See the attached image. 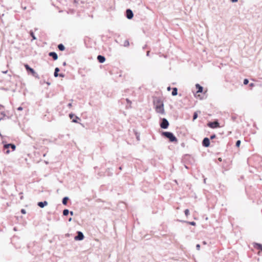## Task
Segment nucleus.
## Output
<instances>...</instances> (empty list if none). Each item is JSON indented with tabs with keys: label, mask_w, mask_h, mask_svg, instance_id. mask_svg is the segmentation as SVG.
<instances>
[{
	"label": "nucleus",
	"mask_w": 262,
	"mask_h": 262,
	"mask_svg": "<svg viewBox=\"0 0 262 262\" xmlns=\"http://www.w3.org/2000/svg\"><path fill=\"white\" fill-rule=\"evenodd\" d=\"M4 147L5 149H8L9 147H11L13 150H14L16 148L15 145L14 144H11V143L6 144L4 145Z\"/></svg>",
	"instance_id": "obj_9"
},
{
	"label": "nucleus",
	"mask_w": 262,
	"mask_h": 262,
	"mask_svg": "<svg viewBox=\"0 0 262 262\" xmlns=\"http://www.w3.org/2000/svg\"><path fill=\"white\" fill-rule=\"evenodd\" d=\"M69 200V198L67 196H66L63 198L62 203L64 205H66L67 204L68 201Z\"/></svg>",
	"instance_id": "obj_15"
},
{
	"label": "nucleus",
	"mask_w": 262,
	"mask_h": 262,
	"mask_svg": "<svg viewBox=\"0 0 262 262\" xmlns=\"http://www.w3.org/2000/svg\"><path fill=\"white\" fill-rule=\"evenodd\" d=\"M25 68H26V70H27V71H29V72H30L32 73V74L34 77H37V76H38L37 74L35 72V71H34L32 68H31V67H30L29 66V65H28V64H25Z\"/></svg>",
	"instance_id": "obj_4"
},
{
	"label": "nucleus",
	"mask_w": 262,
	"mask_h": 262,
	"mask_svg": "<svg viewBox=\"0 0 262 262\" xmlns=\"http://www.w3.org/2000/svg\"><path fill=\"white\" fill-rule=\"evenodd\" d=\"M59 71V69L58 68H56L55 69V72H58Z\"/></svg>",
	"instance_id": "obj_32"
},
{
	"label": "nucleus",
	"mask_w": 262,
	"mask_h": 262,
	"mask_svg": "<svg viewBox=\"0 0 262 262\" xmlns=\"http://www.w3.org/2000/svg\"><path fill=\"white\" fill-rule=\"evenodd\" d=\"M97 58L98 61L101 63L104 62V61H105V57L100 55H98Z\"/></svg>",
	"instance_id": "obj_10"
},
{
	"label": "nucleus",
	"mask_w": 262,
	"mask_h": 262,
	"mask_svg": "<svg viewBox=\"0 0 262 262\" xmlns=\"http://www.w3.org/2000/svg\"><path fill=\"white\" fill-rule=\"evenodd\" d=\"M198 113L194 112L193 116V121H194L198 118Z\"/></svg>",
	"instance_id": "obj_19"
},
{
	"label": "nucleus",
	"mask_w": 262,
	"mask_h": 262,
	"mask_svg": "<svg viewBox=\"0 0 262 262\" xmlns=\"http://www.w3.org/2000/svg\"><path fill=\"white\" fill-rule=\"evenodd\" d=\"M184 212L186 216L188 215V214H189V211L188 209H186Z\"/></svg>",
	"instance_id": "obj_24"
},
{
	"label": "nucleus",
	"mask_w": 262,
	"mask_h": 262,
	"mask_svg": "<svg viewBox=\"0 0 262 262\" xmlns=\"http://www.w3.org/2000/svg\"><path fill=\"white\" fill-rule=\"evenodd\" d=\"M172 96H176L178 94V89L177 88H173L171 93Z\"/></svg>",
	"instance_id": "obj_14"
},
{
	"label": "nucleus",
	"mask_w": 262,
	"mask_h": 262,
	"mask_svg": "<svg viewBox=\"0 0 262 262\" xmlns=\"http://www.w3.org/2000/svg\"><path fill=\"white\" fill-rule=\"evenodd\" d=\"M157 104L156 106V111L157 113L161 114L162 115L165 114V111L164 108V104L160 101H158Z\"/></svg>",
	"instance_id": "obj_2"
},
{
	"label": "nucleus",
	"mask_w": 262,
	"mask_h": 262,
	"mask_svg": "<svg viewBox=\"0 0 262 262\" xmlns=\"http://www.w3.org/2000/svg\"><path fill=\"white\" fill-rule=\"evenodd\" d=\"M232 3H235L238 1V0H231Z\"/></svg>",
	"instance_id": "obj_38"
},
{
	"label": "nucleus",
	"mask_w": 262,
	"mask_h": 262,
	"mask_svg": "<svg viewBox=\"0 0 262 262\" xmlns=\"http://www.w3.org/2000/svg\"><path fill=\"white\" fill-rule=\"evenodd\" d=\"M162 135L165 138L169 139V140L171 142H177L178 140L176 137L174 136V135L169 132H163L162 133Z\"/></svg>",
	"instance_id": "obj_1"
},
{
	"label": "nucleus",
	"mask_w": 262,
	"mask_h": 262,
	"mask_svg": "<svg viewBox=\"0 0 262 262\" xmlns=\"http://www.w3.org/2000/svg\"><path fill=\"white\" fill-rule=\"evenodd\" d=\"M203 245H206L207 243L205 241H204V242H203Z\"/></svg>",
	"instance_id": "obj_41"
},
{
	"label": "nucleus",
	"mask_w": 262,
	"mask_h": 262,
	"mask_svg": "<svg viewBox=\"0 0 262 262\" xmlns=\"http://www.w3.org/2000/svg\"><path fill=\"white\" fill-rule=\"evenodd\" d=\"M30 35L32 36V39H33V40H35V39H36V37L35 36V35H34V33H33V31H31L30 32Z\"/></svg>",
	"instance_id": "obj_18"
},
{
	"label": "nucleus",
	"mask_w": 262,
	"mask_h": 262,
	"mask_svg": "<svg viewBox=\"0 0 262 262\" xmlns=\"http://www.w3.org/2000/svg\"><path fill=\"white\" fill-rule=\"evenodd\" d=\"M63 65L64 66H66V62H64L63 63Z\"/></svg>",
	"instance_id": "obj_45"
},
{
	"label": "nucleus",
	"mask_w": 262,
	"mask_h": 262,
	"mask_svg": "<svg viewBox=\"0 0 262 262\" xmlns=\"http://www.w3.org/2000/svg\"><path fill=\"white\" fill-rule=\"evenodd\" d=\"M3 107V106L2 105H0V110L1 109V108H2Z\"/></svg>",
	"instance_id": "obj_47"
},
{
	"label": "nucleus",
	"mask_w": 262,
	"mask_h": 262,
	"mask_svg": "<svg viewBox=\"0 0 262 262\" xmlns=\"http://www.w3.org/2000/svg\"><path fill=\"white\" fill-rule=\"evenodd\" d=\"M3 118H0V121H1Z\"/></svg>",
	"instance_id": "obj_48"
},
{
	"label": "nucleus",
	"mask_w": 262,
	"mask_h": 262,
	"mask_svg": "<svg viewBox=\"0 0 262 262\" xmlns=\"http://www.w3.org/2000/svg\"><path fill=\"white\" fill-rule=\"evenodd\" d=\"M58 48L60 51H63L65 49L64 46L61 43L58 45Z\"/></svg>",
	"instance_id": "obj_16"
},
{
	"label": "nucleus",
	"mask_w": 262,
	"mask_h": 262,
	"mask_svg": "<svg viewBox=\"0 0 262 262\" xmlns=\"http://www.w3.org/2000/svg\"><path fill=\"white\" fill-rule=\"evenodd\" d=\"M48 204V202L46 201L44 202H39L37 204L38 206L41 208H43L45 206H47Z\"/></svg>",
	"instance_id": "obj_12"
},
{
	"label": "nucleus",
	"mask_w": 262,
	"mask_h": 262,
	"mask_svg": "<svg viewBox=\"0 0 262 262\" xmlns=\"http://www.w3.org/2000/svg\"><path fill=\"white\" fill-rule=\"evenodd\" d=\"M74 114H70L69 115V117H70V118L71 119H72V118L74 117Z\"/></svg>",
	"instance_id": "obj_30"
},
{
	"label": "nucleus",
	"mask_w": 262,
	"mask_h": 262,
	"mask_svg": "<svg viewBox=\"0 0 262 262\" xmlns=\"http://www.w3.org/2000/svg\"><path fill=\"white\" fill-rule=\"evenodd\" d=\"M10 153V150L9 149H7L6 151V154H9Z\"/></svg>",
	"instance_id": "obj_35"
},
{
	"label": "nucleus",
	"mask_w": 262,
	"mask_h": 262,
	"mask_svg": "<svg viewBox=\"0 0 262 262\" xmlns=\"http://www.w3.org/2000/svg\"><path fill=\"white\" fill-rule=\"evenodd\" d=\"M71 221H72V218H71V217H70V218L69 219V222H71Z\"/></svg>",
	"instance_id": "obj_46"
},
{
	"label": "nucleus",
	"mask_w": 262,
	"mask_h": 262,
	"mask_svg": "<svg viewBox=\"0 0 262 262\" xmlns=\"http://www.w3.org/2000/svg\"><path fill=\"white\" fill-rule=\"evenodd\" d=\"M149 51H147V54H146L147 56H149Z\"/></svg>",
	"instance_id": "obj_43"
},
{
	"label": "nucleus",
	"mask_w": 262,
	"mask_h": 262,
	"mask_svg": "<svg viewBox=\"0 0 262 262\" xmlns=\"http://www.w3.org/2000/svg\"><path fill=\"white\" fill-rule=\"evenodd\" d=\"M49 55L50 57H52L53 58V59L55 60H57L58 59V55L54 52H50L49 54Z\"/></svg>",
	"instance_id": "obj_11"
},
{
	"label": "nucleus",
	"mask_w": 262,
	"mask_h": 262,
	"mask_svg": "<svg viewBox=\"0 0 262 262\" xmlns=\"http://www.w3.org/2000/svg\"><path fill=\"white\" fill-rule=\"evenodd\" d=\"M255 246L258 248L260 249V248L262 247V245L260 244H256Z\"/></svg>",
	"instance_id": "obj_20"
},
{
	"label": "nucleus",
	"mask_w": 262,
	"mask_h": 262,
	"mask_svg": "<svg viewBox=\"0 0 262 262\" xmlns=\"http://www.w3.org/2000/svg\"><path fill=\"white\" fill-rule=\"evenodd\" d=\"M170 90V86L168 87L167 88V90L169 91Z\"/></svg>",
	"instance_id": "obj_44"
},
{
	"label": "nucleus",
	"mask_w": 262,
	"mask_h": 262,
	"mask_svg": "<svg viewBox=\"0 0 262 262\" xmlns=\"http://www.w3.org/2000/svg\"><path fill=\"white\" fill-rule=\"evenodd\" d=\"M59 76L60 77H64V75L63 74H59Z\"/></svg>",
	"instance_id": "obj_36"
},
{
	"label": "nucleus",
	"mask_w": 262,
	"mask_h": 262,
	"mask_svg": "<svg viewBox=\"0 0 262 262\" xmlns=\"http://www.w3.org/2000/svg\"><path fill=\"white\" fill-rule=\"evenodd\" d=\"M215 137H216V135H215V134H213V135H212L210 136V139H214Z\"/></svg>",
	"instance_id": "obj_27"
},
{
	"label": "nucleus",
	"mask_w": 262,
	"mask_h": 262,
	"mask_svg": "<svg viewBox=\"0 0 262 262\" xmlns=\"http://www.w3.org/2000/svg\"><path fill=\"white\" fill-rule=\"evenodd\" d=\"M243 83H244V84H245V85L249 83V80H248V79H245L244 80V82H243Z\"/></svg>",
	"instance_id": "obj_21"
},
{
	"label": "nucleus",
	"mask_w": 262,
	"mask_h": 262,
	"mask_svg": "<svg viewBox=\"0 0 262 262\" xmlns=\"http://www.w3.org/2000/svg\"><path fill=\"white\" fill-rule=\"evenodd\" d=\"M126 101L128 103H131V101L128 99H126Z\"/></svg>",
	"instance_id": "obj_39"
},
{
	"label": "nucleus",
	"mask_w": 262,
	"mask_h": 262,
	"mask_svg": "<svg viewBox=\"0 0 262 262\" xmlns=\"http://www.w3.org/2000/svg\"><path fill=\"white\" fill-rule=\"evenodd\" d=\"M204 182H205V183L206 182V179H205L204 180Z\"/></svg>",
	"instance_id": "obj_49"
},
{
	"label": "nucleus",
	"mask_w": 262,
	"mask_h": 262,
	"mask_svg": "<svg viewBox=\"0 0 262 262\" xmlns=\"http://www.w3.org/2000/svg\"><path fill=\"white\" fill-rule=\"evenodd\" d=\"M240 144H241V141L237 140L236 142V146L237 147H239L240 146Z\"/></svg>",
	"instance_id": "obj_22"
},
{
	"label": "nucleus",
	"mask_w": 262,
	"mask_h": 262,
	"mask_svg": "<svg viewBox=\"0 0 262 262\" xmlns=\"http://www.w3.org/2000/svg\"><path fill=\"white\" fill-rule=\"evenodd\" d=\"M169 126V122L166 118H163L160 123V127L163 129H166Z\"/></svg>",
	"instance_id": "obj_3"
},
{
	"label": "nucleus",
	"mask_w": 262,
	"mask_h": 262,
	"mask_svg": "<svg viewBox=\"0 0 262 262\" xmlns=\"http://www.w3.org/2000/svg\"><path fill=\"white\" fill-rule=\"evenodd\" d=\"M1 115H2L3 116H6V114L4 112H1Z\"/></svg>",
	"instance_id": "obj_34"
},
{
	"label": "nucleus",
	"mask_w": 262,
	"mask_h": 262,
	"mask_svg": "<svg viewBox=\"0 0 262 262\" xmlns=\"http://www.w3.org/2000/svg\"><path fill=\"white\" fill-rule=\"evenodd\" d=\"M84 238V235L81 231L77 232V235L75 236L74 239L75 241H81Z\"/></svg>",
	"instance_id": "obj_5"
},
{
	"label": "nucleus",
	"mask_w": 262,
	"mask_h": 262,
	"mask_svg": "<svg viewBox=\"0 0 262 262\" xmlns=\"http://www.w3.org/2000/svg\"><path fill=\"white\" fill-rule=\"evenodd\" d=\"M69 212H70V211L68 209H64L63 211V215L64 216H67L68 215Z\"/></svg>",
	"instance_id": "obj_17"
},
{
	"label": "nucleus",
	"mask_w": 262,
	"mask_h": 262,
	"mask_svg": "<svg viewBox=\"0 0 262 262\" xmlns=\"http://www.w3.org/2000/svg\"><path fill=\"white\" fill-rule=\"evenodd\" d=\"M254 85V84L253 83H251L250 84V86H253Z\"/></svg>",
	"instance_id": "obj_42"
},
{
	"label": "nucleus",
	"mask_w": 262,
	"mask_h": 262,
	"mask_svg": "<svg viewBox=\"0 0 262 262\" xmlns=\"http://www.w3.org/2000/svg\"><path fill=\"white\" fill-rule=\"evenodd\" d=\"M187 223L192 226H195L196 224L194 222H188Z\"/></svg>",
	"instance_id": "obj_23"
},
{
	"label": "nucleus",
	"mask_w": 262,
	"mask_h": 262,
	"mask_svg": "<svg viewBox=\"0 0 262 262\" xmlns=\"http://www.w3.org/2000/svg\"><path fill=\"white\" fill-rule=\"evenodd\" d=\"M23 107H21V106H19V107H18L17 108V110H18V111H22V110H23Z\"/></svg>",
	"instance_id": "obj_33"
},
{
	"label": "nucleus",
	"mask_w": 262,
	"mask_h": 262,
	"mask_svg": "<svg viewBox=\"0 0 262 262\" xmlns=\"http://www.w3.org/2000/svg\"><path fill=\"white\" fill-rule=\"evenodd\" d=\"M208 126L214 128L219 127V123L217 121L210 122L208 123Z\"/></svg>",
	"instance_id": "obj_6"
},
{
	"label": "nucleus",
	"mask_w": 262,
	"mask_h": 262,
	"mask_svg": "<svg viewBox=\"0 0 262 262\" xmlns=\"http://www.w3.org/2000/svg\"><path fill=\"white\" fill-rule=\"evenodd\" d=\"M21 212L23 214H25V213H26V210H25V209H22L21 210Z\"/></svg>",
	"instance_id": "obj_31"
},
{
	"label": "nucleus",
	"mask_w": 262,
	"mask_h": 262,
	"mask_svg": "<svg viewBox=\"0 0 262 262\" xmlns=\"http://www.w3.org/2000/svg\"><path fill=\"white\" fill-rule=\"evenodd\" d=\"M77 119H79V117H77V116H76V119H73L72 121H73V122L77 123Z\"/></svg>",
	"instance_id": "obj_25"
},
{
	"label": "nucleus",
	"mask_w": 262,
	"mask_h": 262,
	"mask_svg": "<svg viewBox=\"0 0 262 262\" xmlns=\"http://www.w3.org/2000/svg\"><path fill=\"white\" fill-rule=\"evenodd\" d=\"M121 169H122L121 167H119V169H120V170H121Z\"/></svg>",
	"instance_id": "obj_50"
},
{
	"label": "nucleus",
	"mask_w": 262,
	"mask_h": 262,
	"mask_svg": "<svg viewBox=\"0 0 262 262\" xmlns=\"http://www.w3.org/2000/svg\"><path fill=\"white\" fill-rule=\"evenodd\" d=\"M202 144L205 147H207L209 146L210 140H209V138H205L203 140Z\"/></svg>",
	"instance_id": "obj_8"
},
{
	"label": "nucleus",
	"mask_w": 262,
	"mask_h": 262,
	"mask_svg": "<svg viewBox=\"0 0 262 262\" xmlns=\"http://www.w3.org/2000/svg\"><path fill=\"white\" fill-rule=\"evenodd\" d=\"M129 46V42L127 40H126L124 42V46Z\"/></svg>",
	"instance_id": "obj_26"
},
{
	"label": "nucleus",
	"mask_w": 262,
	"mask_h": 262,
	"mask_svg": "<svg viewBox=\"0 0 262 262\" xmlns=\"http://www.w3.org/2000/svg\"><path fill=\"white\" fill-rule=\"evenodd\" d=\"M58 72H54V75L55 77H57L58 76H59V74L58 73Z\"/></svg>",
	"instance_id": "obj_28"
},
{
	"label": "nucleus",
	"mask_w": 262,
	"mask_h": 262,
	"mask_svg": "<svg viewBox=\"0 0 262 262\" xmlns=\"http://www.w3.org/2000/svg\"><path fill=\"white\" fill-rule=\"evenodd\" d=\"M260 250H261V251H262V247L260 248Z\"/></svg>",
	"instance_id": "obj_51"
},
{
	"label": "nucleus",
	"mask_w": 262,
	"mask_h": 262,
	"mask_svg": "<svg viewBox=\"0 0 262 262\" xmlns=\"http://www.w3.org/2000/svg\"><path fill=\"white\" fill-rule=\"evenodd\" d=\"M196 248L198 250H200V245L199 244H197L196 246Z\"/></svg>",
	"instance_id": "obj_29"
},
{
	"label": "nucleus",
	"mask_w": 262,
	"mask_h": 262,
	"mask_svg": "<svg viewBox=\"0 0 262 262\" xmlns=\"http://www.w3.org/2000/svg\"><path fill=\"white\" fill-rule=\"evenodd\" d=\"M195 87L198 89L197 93H202V92L203 88L199 84H196Z\"/></svg>",
	"instance_id": "obj_13"
},
{
	"label": "nucleus",
	"mask_w": 262,
	"mask_h": 262,
	"mask_svg": "<svg viewBox=\"0 0 262 262\" xmlns=\"http://www.w3.org/2000/svg\"><path fill=\"white\" fill-rule=\"evenodd\" d=\"M68 106L69 107H71V106H72V103H69V104H68Z\"/></svg>",
	"instance_id": "obj_40"
},
{
	"label": "nucleus",
	"mask_w": 262,
	"mask_h": 262,
	"mask_svg": "<svg viewBox=\"0 0 262 262\" xmlns=\"http://www.w3.org/2000/svg\"><path fill=\"white\" fill-rule=\"evenodd\" d=\"M69 213L71 215H74V212L73 211H70Z\"/></svg>",
	"instance_id": "obj_37"
},
{
	"label": "nucleus",
	"mask_w": 262,
	"mask_h": 262,
	"mask_svg": "<svg viewBox=\"0 0 262 262\" xmlns=\"http://www.w3.org/2000/svg\"><path fill=\"white\" fill-rule=\"evenodd\" d=\"M126 17L128 19H132L134 16L133 11L130 9H127L126 11Z\"/></svg>",
	"instance_id": "obj_7"
}]
</instances>
